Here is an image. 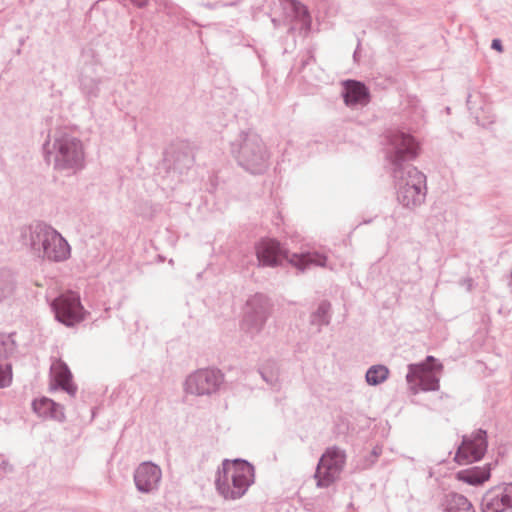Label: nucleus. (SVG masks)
<instances>
[{"label":"nucleus","instance_id":"obj_1","mask_svg":"<svg viewBox=\"0 0 512 512\" xmlns=\"http://www.w3.org/2000/svg\"><path fill=\"white\" fill-rule=\"evenodd\" d=\"M387 159L392 165L397 201L404 208L415 209L422 205L427 194L426 176L411 164L419 152L416 139L404 132L393 131L388 136Z\"/></svg>","mask_w":512,"mask_h":512},{"label":"nucleus","instance_id":"obj_2","mask_svg":"<svg viewBox=\"0 0 512 512\" xmlns=\"http://www.w3.org/2000/svg\"><path fill=\"white\" fill-rule=\"evenodd\" d=\"M42 150L45 161L52 163L55 170L71 174L84 167L83 143L66 127L58 128L52 136L49 135Z\"/></svg>","mask_w":512,"mask_h":512},{"label":"nucleus","instance_id":"obj_3","mask_svg":"<svg viewBox=\"0 0 512 512\" xmlns=\"http://www.w3.org/2000/svg\"><path fill=\"white\" fill-rule=\"evenodd\" d=\"M254 481V467L248 461L225 459L218 468L215 487L225 500L234 501L242 498Z\"/></svg>","mask_w":512,"mask_h":512},{"label":"nucleus","instance_id":"obj_4","mask_svg":"<svg viewBox=\"0 0 512 512\" xmlns=\"http://www.w3.org/2000/svg\"><path fill=\"white\" fill-rule=\"evenodd\" d=\"M231 153L238 165L251 174H262L269 166L270 153L255 132H241L231 144Z\"/></svg>","mask_w":512,"mask_h":512},{"label":"nucleus","instance_id":"obj_5","mask_svg":"<svg viewBox=\"0 0 512 512\" xmlns=\"http://www.w3.org/2000/svg\"><path fill=\"white\" fill-rule=\"evenodd\" d=\"M346 459L344 449L338 446L328 447L320 457L314 475L317 486L327 488L338 480L345 467Z\"/></svg>","mask_w":512,"mask_h":512},{"label":"nucleus","instance_id":"obj_6","mask_svg":"<svg viewBox=\"0 0 512 512\" xmlns=\"http://www.w3.org/2000/svg\"><path fill=\"white\" fill-rule=\"evenodd\" d=\"M269 299L261 294L252 295L246 302V311L242 320V329L251 337L259 334L269 317Z\"/></svg>","mask_w":512,"mask_h":512},{"label":"nucleus","instance_id":"obj_7","mask_svg":"<svg viewBox=\"0 0 512 512\" xmlns=\"http://www.w3.org/2000/svg\"><path fill=\"white\" fill-rule=\"evenodd\" d=\"M224 382V375L219 369H198L191 373L185 381L186 393L205 396L216 393Z\"/></svg>","mask_w":512,"mask_h":512},{"label":"nucleus","instance_id":"obj_8","mask_svg":"<svg viewBox=\"0 0 512 512\" xmlns=\"http://www.w3.org/2000/svg\"><path fill=\"white\" fill-rule=\"evenodd\" d=\"M55 319L67 327H72L84 319V308L77 293L68 291L51 302Z\"/></svg>","mask_w":512,"mask_h":512},{"label":"nucleus","instance_id":"obj_9","mask_svg":"<svg viewBox=\"0 0 512 512\" xmlns=\"http://www.w3.org/2000/svg\"><path fill=\"white\" fill-rule=\"evenodd\" d=\"M487 447V432L478 429L469 436H463L454 459L460 465L479 461L485 455Z\"/></svg>","mask_w":512,"mask_h":512},{"label":"nucleus","instance_id":"obj_10","mask_svg":"<svg viewBox=\"0 0 512 512\" xmlns=\"http://www.w3.org/2000/svg\"><path fill=\"white\" fill-rule=\"evenodd\" d=\"M482 512H512V483L488 490L482 497Z\"/></svg>","mask_w":512,"mask_h":512},{"label":"nucleus","instance_id":"obj_11","mask_svg":"<svg viewBox=\"0 0 512 512\" xmlns=\"http://www.w3.org/2000/svg\"><path fill=\"white\" fill-rule=\"evenodd\" d=\"M162 478L161 468L152 462H142L134 471L136 489L143 494L158 490Z\"/></svg>","mask_w":512,"mask_h":512},{"label":"nucleus","instance_id":"obj_12","mask_svg":"<svg viewBox=\"0 0 512 512\" xmlns=\"http://www.w3.org/2000/svg\"><path fill=\"white\" fill-rule=\"evenodd\" d=\"M70 254L71 248L67 240L52 228L37 257L59 263L67 260Z\"/></svg>","mask_w":512,"mask_h":512},{"label":"nucleus","instance_id":"obj_13","mask_svg":"<svg viewBox=\"0 0 512 512\" xmlns=\"http://www.w3.org/2000/svg\"><path fill=\"white\" fill-rule=\"evenodd\" d=\"M52 228L44 222L36 221L20 227L18 239L23 246L29 248L37 256Z\"/></svg>","mask_w":512,"mask_h":512},{"label":"nucleus","instance_id":"obj_14","mask_svg":"<svg viewBox=\"0 0 512 512\" xmlns=\"http://www.w3.org/2000/svg\"><path fill=\"white\" fill-rule=\"evenodd\" d=\"M283 6V13L286 21L291 26L290 31L299 29L300 32L308 33L311 29V16L306 6L296 0H279Z\"/></svg>","mask_w":512,"mask_h":512},{"label":"nucleus","instance_id":"obj_15","mask_svg":"<svg viewBox=\"0 0 512 512\" xmlns=\"http://www.w3.org/2000/svg\"><path fill=\"white\" fill-rule=\"evenodd\" d=\"M435 368H442V365L438 363L435 366L427 367L425 364H410L408 366V373L406 380L409 384L418 385L423 391H436L439 389V378L434 374Z\"/></svg>","mask_w":512,"mask_h":512},{"label":"nucleus","instance_id":"obj_16","mask_svg":"<svg viewBox=\"0 0 512 512\" xmlns=\"http://www.w3.org/2000/svg\"><path fill=\"white\" fill-rule=\"evenodd\" d=\"M259 266L275 267L288 258L287 252L274 239H263L255 247Z\"/></svg>","mask_w":512,"mask_h":512},{"label":"nucleus","instance_id":"obj_17","mask_svg":"<svg viewBox=\"0 0 512 512\" xmlns=\"http://www.w3.org/2000/svg\"><path fill=\"white\" fill-rule=\"evenodd\" d=\"M102 78L96 63L85 64L79 75V89L87 100L95 99L100 94Z\"/></svg>","mask_w":512,"mask_h":512},{"label":"nucleus","instance_id":"obj_18","mask_svg":"<svg viewBox=\"0 0 512 512\" xmlns=\"http://www.w3.org/2000/svg\"><path fill=\"white\" fill-rule=\"evenodd\" d=\"M52 389H61L71 397L77 393V386L72 381V373L68 365L61 359H56L50 367Z\"/></svg>","mask_w":512,"mask_h":512},{"label":"nucleus","instance_id":"obj_19","mask_svg":"<svg viewBox=\"0 0 512 512\" xmlns=\"http://www.w3.org/2000/svg\"><path fill=\"white\" fill-rule=\"evenodd\" d=\"M342 97L345 105L350 108L363 107L370 101V92L362 82L346 80L343 82Z\"/></svg>","mask_w":512,"mask_h":512},{"label":"nucleus","instance_id":"obj_20","mask_svg":"<svg viewBox=\"0 0 512 512\" xmlns=\"http://www.w3.org/2000/svg\"><path fill=\"white\" fill-rule=\"evenodd\" d=\"M33 411L42 418L52 419L58 422L65 420L64 408L52 399L42 397L32 402Z\"/></svg>","mask_w":512,"mask_h":512},{"label":"nucleus","instance_id":"obj_21","mask_svg":"<svg viewBox=\"0 0 512 512\" xmlns=\"http://www.w3.org/2000/svg\"><path fill=\"white\" fill-rule=\"evenodd\" d=\"M290 262L301 271H304L311 266L326 267L327 257L319 252H306L293 254Z\"/></svg>","mask_w":512,"mask_h":512},{"label":"nucleus","instance_id":"obj_22","mask_svg":"<svg viewBox=\"0 0 512 512\" xmlns=\"http://www.w3.org/2000/svg\"><path fill=\"white\" fill-rule=\"evenodd\" d=\"M457 478L470 485H480L490 478V466L471 467L457 473Z\"/></svg>","mask_w":512,"mask_h":512},{"label":"nucleus","instance_id":"obj_23","mask_svg":"<svg viewBox=\"0 0 512 512\" xmlns=\"http://www.w3.org/2000/svg\"><path fill=\"white\" fill-rule=\"evenodd\" d=\"M443 512H475V510L465 496L451 493L446 496Z\"/></svg>","mask_w":512,"mask_h":512},{"label":"nucleus","instance_id":"obj_24","mask_svg":"<svg viewBox=\"0 0 512 512\" xmlns=\"http://www.w3.org/2000/svg\"><path fill=\"white\" fill-rule=\"evenodd\" d=\"M405 113L411 123L416 127L424 121L425 110L416 96H408L405 100Z\"/></svg>","mask_w":512,"mask_h":512},{"label":"nucleus","instance_id":"obj_25","mask_svg":"<svg viewBox=\"0 0 512 512\" xmlns=\"http://www.w3.org/2000/svg\"><path fill=\"white\" fill-rule=\"evenodd\" d=\"M262 379L273 389L279 388V368L274 360L266 361L259 369Z\"/></svg>","mask_w":512,"mask_h":512},{"label":"nucleus","instance_id":"obj_26","mask_svg":"<svg viewBox=\"0 0 512 512\" xmlns=\"http://www.w3.org/2000/svg\"><path fill=\"white\" fill-rule=\"evenodd\" d=\"M331 305L327 301H322L316 311H314L310 316L311 325L317 326V331L321 330L322 326H326L330 323L331 315H330Z\"/></svg>","mask_w":512,"mask_h":512},{"label":"nucleus","instance_id":"obj_27","mask_svg":"<svg viewBox=\"0 0 512 512\" xmlns=\"http://www.w3.org/2000/svg\"><path fill=\"white\" fill-rule=\"evenodd\" d=\"M15 288V279L11 270L0 269V302L10 297Z\"/></svg>","mask_w":512,"mask_h":512},{"label":"nucleus","instance_id":"obj_28","mask_svg":"<svg viewBox=\"0 0 512 512\" xmlns=\"http://www.w3.org/2000/svg\"><path fill=\"white\" fill-rule=\"evenodd\" d=\"M389 375V369L384 365H373L366 372V381L369 385L376 386L383 383Z\"/></svg>","mask_w":512,"mask_h":512},{"label":"nucleus","instance_id":"obj_29","mask_svg":"<svg viewBox=\"0 0 512 512\" xmlns=\"http://www.w3.org/2000/svg\"><path fill=\"white\" fill-rule=\"evenodd\" d=\"M17 349L14 334L0 333V360L8 359Z\"/></svg>","mask_w":512,"mask_h":512},{"label":"nucleus","instance_id":"obj_30","mask_svg":"<svg viewBox=\"0 0 512 512\" xmlns=\"http://www.w3.org/2000/svg\"><path fill=\"white\" fill-rule=\"evenodd\" d=\"M12 377V365L10 363L0 364V388L9 387Z\"/></svg>","mask_w":512,"mask_h":512},{"label":"nucleus","instance_id":"obj_31","mask_svg":"<svg viewBox=\"0 0 512 512\" xmlns=\"http://www.w3.org/2000/svg\"><path fill=\"white\" fill-rule=\"evenodd\" d=\"M381 453H382L381 447L375 446L372 449L370 455L365 459V462H364L362 468L363 469L370 468L375 463L377 458L381 455Z\"/></svg>","mask_w":512,"mask_h":512},{"label":"nucleus","instance_id":"obj_32","mask_svg":"<svg viewBox=\"0 0 512 512\" xmlns=\"http://www.w3.org/2000/svg\"><path fill=\"white\" fill-rule=\"evenodd\" d=\"M237 3H238V1L230 2V3H222V2L211 3V2H207V3H203L202 5L205 8H207V9L214 10V9L219 8V7L235 6V5H237Z\"/></svg>","mask_w":512,"mask_h":512},{"label":"nucleus","instance_id":"obj_33","mask_svg":"<svg viewBox=\"0 0 512 512\" xmlns=\"http://www.w3.org/2000/svg\"><path fill=\"white\" fill-rule=\"evenodd\" d=\"M0 469H2L4 472L6 473H10L12 472L13 470V467L12 465L8 462V460H6L5 458H3L1 455H0Z\"/></svg>","mask_w":512,"mask_h":512},{"label":"nucleus","instance_id":"obj_34","mask_svg":"<svg viewBox=\"0 0 512 512\" xmlns=\"http://www.w3.org/2000/svg\"><path fill=\"white\" fill-rule=\"evenodd\" d=\"M491 48L498 51V52H502L503 51V45H502V42L500 39H493L492 40V43H491Z\"/></svg>","mask_w":512,"mask_h":512},{"label":"nucleus","instance_id":"obj_35","mask_svg":"<svg viewBox=\"0 0 512 512\" xmlns=\"http://www.w3.org/2000/svg\"><path fill=\"white\" fill-rule=\"evenodd\" d=\"M137 7L143 8L147 5L148 0H131Z\"/></svg>","mask_w":512,"mask_h":512},{"label":"nucleus","instance_id":"obj_36","mask_svg":"<svg viewBox=\"0 0 512 512\" xmlns=\"http://www.w3.org/2000/svg\"><path fill=\"white\" fill-rule=\"evenodd\" d=\"M426 360H427V362H433V363L436 361L433 356H427Z\"/></svg>","mask_w":512,"mask_h":512},{"label":"nucleus","instance_id":"obj_37","mask_svg":"<svg viewBox=\"0 0 512 512\" xmlns=\"http://www.w3.org/2000/svg\"><path fill=\"white\" fill-rule=\"evenodd\" d=\"M272 22H273V24H274V26H275V27H277V26H278V20H277V19L273 18V19H272Z\"/></svg>","mask_w":512,"mask_h":512},{"label":"nucleus","instance_id":"obj_38","mask_svg":"<svg viewBox=\"0 0 512 512\" xmlns=\"http://www.w3.org/2000/svg\"><path fill=\"white\" fill-rule=\"evenodd\" d=\"M509 286H510V288H511V290H512V271H511V280H510V282H509Z\"/></svg>","mask_w":512,"mask_h":512},{"label":"nucleus","instance_id":"obj_39","mask_svg":"<svg viewBox=\"0 0 512 512\" xmlns=\"http://www.w3.org/2000/svg\"><path fill=\"white\" fill-rule=\"evenodd\" d=\"M470 98H471V95H468L467 103H469V102H470Z\"/></svg>","mask_w":512,"mask_h":512}]
</instances>
